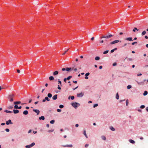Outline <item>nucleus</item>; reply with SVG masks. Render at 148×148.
I'll return each mask as SVG.
<instances>
[{
  "label": "nucleus",
  "instance_id": "dca6fc26",
  "mask_svg": "<svg viewBox=\"0 0 148 148\" xmlns=\"http://www.w3.org/2000/svg\"><path fill=\"white\" fill-rule=\"evenodd\" d=\"M129 142L132 143V144H134L135 143V142L133 140L130 139L129 140Z\"/></svg>",
  "mask_w": 148,
  "mask_h": 148
},
{
  "label": "nucleus",
  "instance_id": "423d86ee",
  "mask_svg": "<svg viewBox=\"0 0 148 148\" xmlns=\"http://www.w3.org/2000/svg\"><path fill=\"white\" fill-rule=\"evenodd\" d=\"M126 40L129 41H133L132 38V37H128L127 38L125 39Z\"/></svg>",
  "mask_w": 148,
  "mask_h": 148
},
{
  "label": "nucleus",
  "instance_id": "0e129e2a",
  "mask_svg": "<svg viewBox=\"0 0 148 148\" xmlns=\"http://www.w3.org/2000/svg\"><path fill=\"white\" fill-rule=\"evenodd\" d=\"M79 126V125L78 124H76V125H75V126L76 127H77L78 126Z\"/></svg>",
  "mask_w": 148,
  "mask_h": 148
},
{
  "label": "nucleus",
  "instance_id": "c85d7f7f",
  "mask_svg": "<svg viewBox=\"0 0 148 148\" xmlns=\"http://www.w3.org/2000/svg\"><path fill=\"white\" fill-rule=\"evenodd\" d=\"M25 147L27 148H29L31 147H32L31 145H30L26 146Z\"/></svg>",
  "mask_w": 148,
  "mask_h": 148
},
{
  "label": "nucleus",
  "instance_id": "5701e85b",
  "mask_svg": "<svg viewBox=\"0 0 148 148\" xmlns=\"http://www.w3.org/2000/svg\"><path fill=\"white\" fill-rule=\"evenodd\" d=\"M58 84H60V86H62V85L61 82L60 80L59 79H58Z\"/></svg>",
  "mask_w": 148,
  "mask_h": 148
},
{
  "label": "nucleus",
  "instance_id": "473e14b6",
  "mask_svg": "<svg viewBox=\"0 0 148 148\" xmlns=\"http://www.w3.org/2000/svg\"><path fill=\"white\" fill-rule=\"evenodd\" d=\"M18 106L16 105H15L14 106V109H18Z\"/></svg>",
  "mask_w": 148,
  "mask_h": 148
},
{
  "label": "nucleus",
  "instance_id": "ddd939ff",
  "mask_svg": "<svg viewBox=\"0 0 148 148\" xmlns=\"http://www.w3.org/2000/svg\"><path fill=\"white\" fill-rule=\"evenodd\" d=\"M14 104L17 105L20 104L21 103V102L20 101H15L14 102Z\"/></svg>",
  "mask_w": 148,
  "mask_h": 148
},
{
  "label": "nucleus",
  "instance_id": "f8f14e48",
  "mask_svg": "<svg viewBox=\"0 0 148 148\" xmlns=\"http://www.w3.org/2000/svg\"><path fill=\"white\" fill-rule=\"evenodd\" d=\"M136 30L138 31H139V29H137L136 27H135L133 29L132 31L133 32H135Z\"/></svg>",
  "mask_w": 148,
  "mask_h": 148
},
{
  "label": "nucleus",
  "instance_id": "e2e57ef3",
  "mask_svg": "<svg viewBox=\"0 0 148 148\" xmlns=\"http://www.w3.org/2000/svg\"><path fill=\"white\" fill-rule=\"evenodd\" d=\"M17 72L18 73H19L20 72V70H18V69H17Z\"/></svg>",
  "mask_w": 148,
  "mask_h": 148
},
{
  "label": "nucleus",
  "instance_id": "13d9d810",
  "mask_svg": "<svg viewBox=\"0 0 148 148\" xmlns=\"http://www.w3.org/2000/svg\"><path fill=\"white\" fill-rule=\"evenodd\" d=\"M77 70V68H75L74 69V71L75 72H76Z\"/></svg>",
  "mask_w": 148,
  "mask_h": 148
},
{
  "label": "nucleus",
  "instance_id": "c756f323",
  "mask_svg": "<svg viewBox=\"0 0 148 148\" xmlns=\"http://www.w3.org/2000/svg\"><path fill=\"white\" fill-rule=\"evenodd\" d=\"M129 104V101L128 99H127L126 102V104L127 106Z\"/></svg>",
  "mask_w": 148,
  "mask_h": 148
},
{
  "label": "nucleus",
  "instance_id": "680f3d73",
  "mask_svg": "<svg viewBox=\"0 0 148 148\" xmlns=\"http://www.w3.org/2000/svg\"><path fill=\"white\" fill-rule=\"evenodd\" d=\"M102 67H102V66H99V69H102Z\"/></svg>",
  "mask_w": 148,
  "mask_h": 148
},
{
  "label": "nucleus",
  "instance_id": "de8ad7c7",
  "mask_svg": "<svg viewBox=\"0 0 148 148\" xmlns=\"http://www.w3.org/2000/svg\"><path fill=\"white\" fill-rule=\"evenodd\" d=\"M137 42H132V45H134L135 44H137Z\"/></svg>",
  "mask_w": 148,
  "mask_h": 148
},
{
  "label": "nucleus",
  "instance_id": "37998d69",
  "mask_svg": "<svg viewBox=\"0 0 148 148\" xmlns=\"http://www.w3.org/2000/svg\"><path fill=\"white\" fill-rule=\"evenodd\" d=\"M145 107V106L144 105H141L140 107V108L142 109H143Z\"/></svg>",
  "mask_w": 148,
  "mask_h": 148
},
{
  "label": "nucleus",
  "instance_id": "393cba45",
  "mask_svg": "<svg viewBox=\"0 0 148 148\" xmlns=\"http://www.w3.org/2000/svg\"><path fill=\"white\" fill-rule=\"evenodd\" d=\"M146 31H144L143 32L141 33V35L142 36H143L146 34Z\"/></svg>",
  "mask_w": 148,
  "mask_h": 148
},
{
  "label": "nucleus",
  "instance_id": "a19ab883",
  "mask_svg": "<svg viewBox=\"0 0 148 148\" xmlns=\"http://www.w3.org/2000/svg\"><path fill=\"white\" fill-rule=\"evenodd\" d=\"M13 108V105H12V106H9L8 107V108L9 109H11L12 108Z\"/></svg>",
  "mask_w": 148,
  "mask_h": 148
},
{
  "label": "nucleus",
  "instance_id": "49530a36",
  "mask_svg": "<svg viewBox=\"0 0 148 148\" xmlns=\"http://www.w3.org/2000/svg\"><path fill=\"white\" fill-rule=\"evenodd\" d=\"M35 144V143H32L31 145L32 147L34 146Z\"/></svg>",
  "mask_w": 148,
  "mask_h": 148
},
{
  "label": "nucleus",
  "instance_id": "a18cd8bd",
  "mask_svg": "<svg viewBox=\"0 0 148 148\" xmlns=\"http://www.w3.org/2000/svg\"><path fill=\"white\" fill-rule=\"evenodd\" d=\"M98 106V104H94V105L93 107L94 108H95V107H97Z\"/></svg>",
  "mask_w": 148,
  "mask_h": 148
},
{
  "label": "nucleus",
  "instance_id": "4be33fe9",
  "mask_svg": "<svg viewBox=\"0 0 148 148\" xmlns=\"http://www.w3.org/2000/svg\"><path fill=\"white\" fill-rule=\"evenodd\" d=\"M147 94H148L147 92L146 91H144V92L143 94V95L144 96H145V95H147Z\"/></svg>",
  "mask_w": 148,
  "mask_h": 148
},
{
  "label": "nucleus",
  "instance_id": "1a4fd4ad",
  "mask_svg": "<svg viewBox=\"0 0 148 148\" xmlns=\"http://www.w3.org/2000/svg\"><path fill=\"white\" fill-rule=\"evenodd\" d=\"M57 96H58L57 95H56V94L55 95L52 97V99L54 100H55L57 98Z\"/></svg>",
  "mask_w": 148,
  "mask_h": 148
},
{
  "label": "nucleus",
  "instance_id": "8fccbe9b",
  "mask_svg": "<svg viewBox=\"0 0 148 148\" xmlns=\"http://www.w3.org/2000/svg\"><path fill=\"white\" fill-rule=\"evenodd\" d=\"M5 131L7 132H9V130L8 128H6L5 130Z\"/></svg>",
  "mask_w": 148,
  "mask_h": 148
},
{
  "label": "nucleus",
  "instance_id": "39448f33",
  "mask_svg": "<svg viewBox=\"0 0 148 148\" xmlns=\"http://www.w3.org/2000/svg\"><path fill=\"white\" fill-rule=\"evenodd\" d=\"M84 95V94L82 92L80 93H77V96L78 97H82Z\"/></svg>",
  "mask_w": 148,
  "mask_h": 148
},
{
  "label": "nucleus",
  "instance_id": "f257e3e1",
  "mask_svg": "<svg viewBox=\"0 0 148 148\" xmlns=\"http://www.w3.org/2000/svg\"><path fill=\"white\" fill-rule=\"evenodd\" d=\"M113 36V35H112L110 34H109V35L108 36H105L104 35L102 36V37H100L101 39H102L103 38H105V40L104 41L105 42H106L107 41V39H108L111 37H112Z\"/></svg>",
  "mask_w": 148,
  "mask_h": 148
},
{
  "label": "nucleus",
  "instance_id": "a211bd4d",
  "mask_svg": "<svg viewBox=\"0 0 148 148\" xmlns=\"http://www.w3.org/2000/svg\"><path fill=\"white\" fill-rule=\"evenodd\" d=\"M54 79V77L53 76H50L49 77V79L51 81V80H53Z\"/></svg>",
  "mask_w": 148,
  "mask_h": 148
},
{
  "label": "nucleus",
  "instance_id": "6ab92c4d",
  "mask_svg": "<svg viewBox=\"0 0 148 148\" xmlns=\"http://www.w3.org/2000/svg\"><path fill=\"white\" fill-rule=\"evenodd\" d=\"M71 67H67L66 68V71H69L71 70Z\"/></svg>",
  "mask_w": 148,
  "mask_h": 148
},
{
  "label": "nucleus",
  "instance_id": "09e8293b",
  "mask_svg": "<svg viewBox=\"0 0 148 148\" xmlns=\"http://www.w3.org/2000/svg\"><path fill=\"white\" fill-rule=\"evenodd\" d=\"M57 111L58 112H60L61 111V109H57Z\"/></svg>",
  "mask_w": 148,
  "mask_h": 148
},
{
  "label": "nucleus",
  "instance_id": "7ed1b4c3",
  "mask_svg": "<svg viewBox=\"0 0 148 148\" xmlns=\"http://www.w3.org/2000/svg\"><path fill=\"white\" fill-rule=\"evenodd\" d=\"M71 105L73 107L76 108L78 106H79L80 104L78 103L75 102L74 103H72Z\"/></svg>",
  "mask_w": 148,
  "mask_h": 148
},
{
  "label": "nucleus",
  "instance_id": "5fc2aeb1",
  "mask_svg": "<svg viewBox=\"0 0 148 148\" xmlns=\"http://www.w3.org/2000/svg\"><path fill=\"white\" fill-rule=\"evenodd\" d=\"M88 145H89L88 144H86L85 145V147H87L88 146Z\"/></svg>",
  "mask_w": 148,
  "mask_h": 148
},
{
  "label": "nucleus",
  "instance_id": "a878e982",
  "mask_svg": "<svg viewBox=\"0 0 148 148\" xmlns=\"http://www.w3.org/2000/svg\"><path fill=\"white\" fill-rule=\"evenodd\" d=\"M45 98L46 101L47 100V101H50V99L48 98V97H45Z\"/></svg>",
  "mask_w": 148,
  "mask_h": 148
},
{
  "label": "nucleus",
  "instance_id": "338daca9",
  "mask_svg": "<svg viewBox=\"0 0 148 148\" xmlns=\"http://www.w3.org/2000/svg\"><path fill=\"white\" fill-rule=\"evenodd\" d=\"M31 132H32V130H29V131L28 132V133H31Z\"/></svg>",
  "mask_w": 148,
  "mask_h": 148
},
{
  "label": "nucleus",
  "instance_id": "f704fd0d",
  "mask_svg": "<svg viewBox=\"0 0 148 148\" xmlns=\"http://www.w3.org/2000/svg\"><path fill=\"white\" fill-rule=\"evenodd\" d=\"M72 77L71 76H69L68 77L66 78L68 80H69Z\"/></svg>",
  "mask_w": 148,
  "mask_h": 148
},
{
  "label": "nucleus",
  "instance_id": "4d7b16f0",
  "mask_svg": "<svg viewBox=\"0 0 148 148\" xmlns=\"http://www.w3.org/2000/svg\"><path fill=\"white\" fill-rule=\"evenodd\" d=\"M62 71H66V68H63L62 69Z\"/></svg>",
  "mask_w": 148,
  "mask_h": 148
},
{
  "label": "nucleus",
  "instance_id": "864d4df0",
  "mask_svg": "<svg viewBox=\"0 0 148 148\" xmlns=\"http://www.w3.org/2000/svg\"><path fill=\"white\" fill-rule=\"evenodd\" d=\"M71 99L72 100H73L74 99V97L73 96H72L71 97Z\"/></svg>",
  "mask_w": 148,
  "mask_h": 148
},
{
  "label": "nucleus",
  "instance_id": "e433bc0d",
  "mask_svg": "<svg viewBox=\"0 0 148 148\" xmlns=\"http://www.w3.org/2000/svg\"><path fill=\"white\" fill-rule=\"evenodd\" d=\"M108 51H109L108 50L106 51L103 52V54H106L108 53Z\"/></svg>",
  "mask_w": 148,
  "mask_h": 148
},
{
  "label": "nucleus",
  "instance_id": "c9c22d12",
  "mask_svg": "<svg viewBox=\"0 0 148 148\" xmlns=\"http://www.w3.org/2000/svg\"><path fill=\"white\" fill-rule=\"evenodd\" d=\"M131 87H132L131 86V85H128V86H127V89H130V88H131Z\"/></svg>",
  "mask_w": 148,
  "mask_h": 148
},
{
  "label": "nucleus",
  "instance_id": "2eb2a0df",
  "mask_svg": "<svg viewBox=\"0 0 148 148\" xmlns=\"http://www.w3.org/2000/svg\"><path fill=\"white\" fill-rule=\"evenodd\" d=\"M28 114V112L27 110H25L23 112V114L24 115H27Z\"/></svg>",
  "mask_w": 148,
  "mask_h": 148
},
{
  "label": "nucleus",
  "instance_id": "0eeeda50",
  "mask_svg": "<svg viewBox=\"0 0 148 148\" xmlns=\"http://www.w3.org/2000/svg\"><path fill=\"white\" fill-rule=\"evenodd\" d=\"M9 124H12V123L11 122V120L10 119L8 121L6 122V124L7 125H8Z\"/></svg>",
  "mask_w": 148,
  "mask_h": 148
},
{
  "label": "nucleus",
  "instance_id": "79ce46f5",
  "mask_svg": "<svg viewBox=\"0 0 148 148\" xmlns=\"http://www.w3.org/2000/svg\"><path fill=\"white\" fill-rule=\"evenodd\" d=\"M53 131H54L53 130H48V132H53Z\"/></svg>",
  "mask_w": 148,
  "mask_h": 148
},
{
  "label": "nucleus",
  "instance_id": "412c9836",
  "mask_svg": "<svg viewBox=\"0 0 148 148\" xmlns=\"http://www.w3.org/2000/svg\"><path fill=\"white\" fill-rule=\"evenodd\" d=\"M83 134H84V135H85V136H86V137L87 138H88V136H87V135L86 134V130H84V133Z\"/></svg>",
  "mask_w": 148,
  "mask_h": 148
},
{
  "label": "nucleus",
  "instance_id": "7c9ffc66",
  "mask_svg": "<svg viewBox=\"0 0 148 148\" xmlns=\"http://www.w3.org/2000/svg\"><path fill=\"white\" fill-rule=\"evenodd\" d=\"M110 129L113 131H114L115 130V129L113 127H110Z\"/></svg>",
  "mask_w": 148,
  "mask_h": 148
},
{
  "label": "nucleus",
  "instance_id": "72a5a7b5",
  "mask_svg": "<svg viewBox=\"0 0 148 148\" xmlns=\"http://www.w3.org/2000/svg\"><path fill=\"white\" fill-rule=\"evenodd\" d=\"M55 122V120H52L50 121V123L51 124H53Z\"/></svg>",
  "mask_w": 148,
  "mask_h": 148
},
{
  "label": "nucleus",
  "instance_id": "6e6d98bb",
  "mask_svg": "<svg viewBox=\"0 0 148 148\" xmlns=\"http://www.w3.org/2000/svg\"><path fill=\"white\" fill-rule=\"evenodd\" d=\"M67 80V79L66 78H65L64 79V81L66 82Z\"/></svg>",
  "mask_w": 148,
  "mask_h": 148
},
{
  "label": "nucleus",
  "instance_id": "3c124183",
  "mask_svg": "<svg viewBox=\"0 0 148 148\" xmlns=\"http://www.w3.org/2000/svg\"><path fill=\"white\" fill-rule=\"evenodd\" d=\"M117 64L116 62H114L113 64V66H116Z\"/></svg>",
  "mask_w": 148,
  "mask_h": 148
},
{
  "label": "nucleus",
  "instance_id": "9b49d317",
  "mask_svg": "<svg viewBox=\"0 0 148 148\" xmlns=\"http://www.w3.org/2000/svg\"><path fill=\"white\" fill-rule=\"evenodd\" d=\"M13 112L14 114H17L19 112V111L17 110H13Z\"/></svg>",
  "mask_w": 148,
  "mask_h": 148
},
{
  "label": "nucleus",
  "instance_id": "2f4dec72",
  "mask_svg": "<svg viewBox=\"0 0 148 148\" xmlns=\"http://www.w3.org/2000/svg\"><path fill=\"white\" fill-rule=\"evenodd\" d=\"M116 98L117 99H119V96L118 93H117L116 95Z\"/></svg>",
  "mask_w": 148,
  "mask_h": 148
},
{
  "label": "nucleus",
  "instance_id": "c03bdc74",
  "mask_svg": "<svg viewBox=\"0 0 148 148\" xmlns=\"http://www.w3.org/2000/svg\"><path fill=\"white\" fill-rule=\"evenodd\" d=\"M137 82L138 84L139 85H141V84H143V82Z\"/></svg>",
  "mask_w": 148,
  "mask_h": 148
},
{
  "label": "nucleus",
  "instance_id": "aec40b11",
  "mask_svg": "<svg viewBox=\"0 0 148 148\" xmlns=\"http://www.w3.org/2000/svg\"><path fill=\"white\" fill-rule=\"evenodd\" d=\"M48 97L49 98H51L52 96V94L50 93H49L47 95Z\"/></svg>",
  "mask_w": 148,
  "mask_h": 148
},
{
  "label": "nucleus",
  "instance_id": "ea45409f",
  "mask_svg": "<svg viewBox=\"0 0 148 148\" xmlns=\"http://www.w3.org/2000/svg\"><path fill=\"white\" fill-rule=\"evenodd\" d=\"M59 107L60 108H62L64 107V106L63 105H60L59 106Z\"/></svg>",
  "mask_w": 148,
  "mask_h": 148
},
{
  "label": "nucleus",
  "instance_id": "774afa93",
  "mask_svg": "<svg viewBox=\"0 0 148 148\" xmlns=\"http://www.w3.org/2000/svg\"><path fill=\"white\" fill-rule=\"evenodd\" d=\"M25 108L26 109H29V107L28 106H26V107H25Z\"/></svg>",
  "mask_w": 148,
  "mask_h": 148
},
{
  "label": "nucleus",
  "instance_id": "bb28decb",
  "mask_svg": "<svg viewBox=\"0 0 148 148\" xmlns=\"http://www.w3.org/2000/svg\"><path fill=\"white\" fill-rule=\"evenodd\" d=\"M101 138L102 139L104 140H106V138L105 136H101Z\"/></svg>",
  "mask_w": 148,
  "mask_h": 148
},
{
  "label": "nucleus",
  "instance_id": "6e6552de",
  "mask_svg": "<svg viewBox=\"0 0 148 148\" xmlns=\"http://www.w3.org/2000/svg\"><path fill=\"white\" fill-rule=\"evenodd\" d=\"M33 111L34 112L36 113L37 114V115L39 114L40 113V111L38 110L33 109Z\"/></svg>",
  "mask_w": 148,
  "mask_h": 148
},
{
  "label": "nucleus",
  "instance_id": "4468645a",
  "mask_svg": "<svg viewBox=\"0 0 148 148\" xmlns=\"http://www.w3.org/2000/svg\"><path fill=\"white\" fill-rule=\"evenodd\" d=\"M39 119L40 120H45V117H44V116H41L40 117H39Z\"/></svg>",
  "mask_w": 148,
  "mask_h": 148
},
{
  "label": "nucleus",
  "instance_id": "f03ea898",
  "mask_svg": "<svg viewBox=\"0 0 148 148\" xmlns=\"http://www.w3.org/2000/svg\"><path fill=\"white\" fill-rule=\"evenodd\" d=\"M14 96L13 94H10L8 97V100L10 102H12L14 100Z\"/></svg>",
  "mask_w": 148,
  "mask_h": 148
},
{
  "label": "nucleus",
  "instance_id": "4c0bfd02",
  "mask_svg": "<svg viewBox=\"0 0 148 148\" xmlns=\"http://www.w3.org/2000/svg\"><path fill=\"white\" fill-rule=\"evenodd\" d=\"M99 42L100 43H103L104 42V40H100L99 41Z\"/></svg>",
  "mask_w": 148,
  "mask_h": 148
},
{
  "label": "nucleus",
  "instance_id": "f3484780",
  "mask_svg": "<svg viewBox=\"0 0 148 148\" xmlns=\"http://www.w3.org/2000/svg\"><path fill=\"white\" fill-rule=\"evenodd\" d=\"M64 147H73V145H66L65 146H64Z\"/></svg>",
  "mask_w": 148,
  "mask_h": 148
},
{
  "label": "nucleus",
  "instance_id": "20e7f679",
  "mask_svg": "<svg viewBox=\"0 0 148 148\" xmlns=\"http://www.w3.org/2000/svg\"><path fill=\"white\" fill-rule=\"evenodd\" d=\"M119 42H121V41H119V40H114L112 42H111L110 43V45H113V44H115V43H117Z\"/></svg>",
  "mask_w": 148,
  "mask_h": 148
},
{
  "label": "nucleus",
  "instance_id": "9d476101",
  "mask_svg": "<svg viewBox=\"0 0 148 148\" xmlns=\"http://www.w3.org/2000/svg\"><path fill=\"white\" fill-rule=\"evenodd\" d=\"M58 73L59 72L58 71H56L53 73V75L54 76L57 75L58 74Z\"/></svg>",
  "mask_w": 148,
  "mask_h": 148
},
{
  "label": "nucleus",
  "instance_id": "bf43d9fd",
  "mask_svg": "<svg viewBox=\"0 0 148 148\" xmlns=\"http://www.w3.org/2000/svg\"><path fill=\"white\" fill-rule=\"evenodd\" d=\"M142 75V74L141 73H139L137 74V76H141Z\"/></svg>",
  "mask_w": 148,
  "mask_h": 148
},
{
  "label": "nucleus",
  "instance_id": "603ef678",
  "mask_svg": "<svg viewBox=\"0 0 148 148\" xmlns=\"http://www.w3.org/2000/svg\"><path fill=\"white\" fill-rule=\"evenodd\" d=\"M89 74H90V73H87L85 74V75L86 76H88L89 75Z\"/></svg>",
  "mask_w": 148,
  "mask_h": 148
},
{
  "label": "nucleus",
  "instance_id": "052dcab7",
  "mask_svg": "<svg viewBox=\"0 0 148 148\" xmlns=\"http://www.w3.org/2000/svg\"><path fill=\"white\" fill-rule=\"evenodd\" d=\"M114 51V49H113L111 50V52L112 53Z\"/></svg>",
  "mask_w": 148,
  "mask_h": 148
},
{
  "label": "nucleus",
  "instance_id": "b1692460",
  "mask_svg": "<svg viewBox=\"0 0 148 148\" xmlns=\"http://www.w3.org/2000/svg\"><path fill=\"white\" fill-rule=\"evenodd\" d=\"M4 112H6V113H11L12 112V111H8L7 110H6L4 111Z\"/></svg>",
  "mask_w": 148,
  "mask_h": 148
},
{
  "label": "nucleus",
  "instance_id": "58836bf2",
  "mask_svg": "<svg viewBox=\"0 0 148 148\" xmlns=\"http://www.w3.org/2000/svg\"><path fill=\"white\" fill-rule=\"evenodd\" d=\"M69 49H67L66 51H65V52H64L63 53V54H62V55H65V54L66 53V52H67V51H69Z\"/></svg>",
  "mask_w": 148,
  "mask_h": 148
},
{
  "label": "nucleus",
  "instance_id": "cd10ccee",
  "mask_svg": "<svg viewBox=\"0 0 148 148\" xmlns=\"http://www.w3.org/2000/svg\"><path fill=\"white\" fill-rule=\"evenodd\" d=\"M100 57H99L97 56V57H96L95 58V60H99L100 59Z\"/></svg>",
  "mask_w": 148,
  "mask_h": 148
},
{
  "label": "nucleus",
  "instance_id": "69168bd1",
  "mask_svg": "<svg viewBox=\"0 0 148 148\" xmlns=\"http://www.w3.org/2000/svg\"><path fill=\"white\" fill-rule=\"evenodd\" d=\"M46 100H45V99L42 100V101L43 102H44Z\"/></svg>",
  "mask_w": 148,
  "mask_h": 148
}]
</instances>
